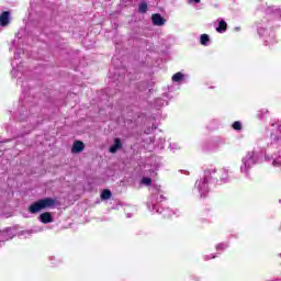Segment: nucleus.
Masks as SVG:
<instances>
[{"label": "nucleus", "instance_id": "obj_19", "mask_svg": "<svg viewBox=\"0 0 281 281\" xmlns=\"http://www.w3.org/2000/svg\"><path fill=\"white\" fill-rule=\"evenodd\" d=\"M254 157V153H251L250 158Z\"/></svg>", "mask_w": 281, "mask_h": 281}, {"label": "nucleus", "instance_id": "obj_20", "mask_svg": "<svg viewBox=\"0 0 281 281\" xmlns=\"http://www.w3.org/2000/svg\"><path fill=\"white\" fill-rule=\"evenodd\" d=\"M213 172H216V169H214Z\"/></svg>", "mask_w": 281, "mask_h": 281}, {"label": "nucleus", "instance_id": "obj_11", "mask_svg": "<svg viewBox=\"0 0 281 281\" xmlns=\"http://www.w3.org/2000/svg\"><path fill=\"white\" fill-rule=\"evenodd\" d=\"M171 80H172L173 82H181V80H183V75H182V72H176V74L172 76Z\"/></svg>", "mask_w": 281, "mask_h": 281}, {"label": "nucleus", "instance_id": "obj_10", "mask_svg": "<svg viewBox=\"0 0 281 281\" xmlns=\"http://www.w3.org/2000/svg\"><path fill=\"white\" fill-rule=\"evenodd\" d=\"M111 196H112V193H111V190H109V189H104L101 193V199L103 201H109V199H111Z\"/></svg>", "mask_w": 281, "mask_h": 281}, {"label": "nucleus", "instance_id": "obj_15", "mask_svg": "<svg viewBox=\"0 0 281 281\" xmlns=\"http://www.w3.org/2000/svg\"><path fill=\"white\" fill-rule=\"evenodd\" d=\"M205 177H210V171H205Z\"/></svg>", "mask_w": 281, "mask_h": 281}, {"label": "nucleus", "instance_id": "obj_18", "mask_svg": "<svg viewBox=\"0 0 281 281\" xmlns=\"http://www.w3.org/2000/svg\"><path fill=\"white\" fill-rule=\"evenodd\" d=\"M195 3H201V0H194Z\"/></svg>", "mask_w": 281, "mask_h": 281}, {"label": "nucleus", "instance_id": "obj_13", "mask_svg": "<svg viewBox=\"0 0 281 281\" xmlns=\"http://www.w3.org/2000/svg\"><path fill=\"white\" fill-rule=\"evenodd\" d=\"M233 128H234V131H243V124L240 123V121L234 122Z\"/></svg>", "mask_w": 281, "mask_h": 281}, {"label": "nucleus", "instance_id": "obj_2", "mask_svg": "<svg viewBox=\"0 0 281 281\" xmlns=\"http://www.w3.org/2000/svg\"><path fill=\"white\" fill-rule=\"evenodd\" d=\"M38 212H43V204L41 203V200H37V201L33 202L29 206V213L30 214H38Z\"/></svg>", "mask_w": 281, "mask_h": 281}, {"label": "nucleus", "instance_id": "obj_5", "mask_svg": "<svg viewBox=\"0 0 281 281\" xmlns=\"http://www.w3.org/2000/svg\"><path fill=\"white\" fill-rule=\"evenodd\" d=\"M82 150H85V143H82V140H75L71 153L78 155V153H82Z\"/></svg>", "mask_w": 281, "mask_h": 281}, {"label": "nucleus", "instance_id": "obj_8", "mask_svg": "<svg viewBox=\"0 0 281 281\" xmlns=\"http://www.w3.org/2000/svg\"><path fill=\"white\" fill-rule=\"evenodd\" d=\"M216 32H218V34L227 32V22H225V20L220 21L218 26L216 27Z\"/></svg>", "mask_w": 281, "mask_h": 281}, {"label": "nucleus", "instance_id": "obj_7", "mask_svg": "<svg viewBox=\"0 0 281 281\" xmlns=\"http://www.w3.org/2000/svg\"><path fill=\"white\" fill-rule=\"evenodd\" d=\"M122 148V139L121 138H115L114 139V145L110 147V153L115 154L117 150Z\"/></svg>", "mask_w": 281, "mask_h": 281}, {"label": "nucleus", "instance_id": "obj_1", "mask_svg": "<svg viewBox=\"0 0 281 281\" xmlns=\"http://www.w3.org/2000/svg\"><path fill=\"white\" fill-rule=\"evenodd\" d=\"M40 202L42 203L43 210H52V207L56 206V199L54 198L40 199Z\"/></svg>", "mask_w": 281, "mask_h": 281}, {"label": "nucleus", "instance_id": "obj_9", "mask_svg": "<svg viewBox=\"0 0 281 281\" xmlns=\"http://www.w3.org/2000/svg\"><path fill=\"white\" fill-rule=\"evenodd\" d=\"M138 12L140 14H146V12H148V3L140 2L139 5H138Z\"/></svg>", "mask_w": 281, "mask_h": 281}, {"label": "nucleus", "instance_id": "obj_12", "mask_svg": "<svg viewBox=\"0 0 281 281\" xmlns=\"http://www.w3.org/2000/svg\"><path fill=\"white\" fill-rule=\"evenodd\" d=\"M200 43L201 45H207V43H210V35L202 34L200 37Z\"/></svg>", "mask_w": 281, "mask_h": 281}, {"label": "nucleus", "instance_id": "obj_16", "mask_svg": "<svg viewBox=\"0 0 281 281\" xmlns=\"http://www.w3.org/2000/svg\"><path fill=\"white\" fill-rule=\"evenodd\" d=\"M203 184H204V186H206V184H207V180H206V178L204 179Z\"/></svg>", "mask_w": 281, "mask_h": 281}, {"label": "nucleus", "instance_id": "obj_3", "mask_svg": "<svg viewBox=\"0 0 281 281\" xmlns=\"http://www.w3.org/2000/svg\"><path fill=\"white\" fill-rule=\"evenodd\" d=\"M38 221H41V223L44 225H47L49 223H54V217L52 216L50 212H44L38 216Z\"/></svg>", "mask_w": 281, "mask_h": 281}, {"label": "nucleus", "instance_id": "obj_17", "mask_svg": "<svg viewBox=\"0 0 281 281\" xmlns=\"http://www.w3.org/2000/svg\"><path fill=\"white\" fill-rule=\"evenodd\" d=\"M217 249H224V248H223V245H218V246H217Z\"/></svg>", "mask_w": 281, "mask_h": 281}, {"label": "nucleus", "instance_id": "obj_4", "mask_svg": "<svg viewBox=\"0 0 281 281\" xmlns=\"http://www.w3.org/2000/svg\"><path fill=\"white\" fill-rule=\"evenodd\" d=\"M151 23L153 25L161 26V25H166V20L164 19V16H161V14L154 13L151 15Z\"/></svg>", "mask_w": 281, "mask_h": 281}, {"label": "nucleus", "instance_id": "obj_14", "mask_svg": "<svg viewBox=\"0 0 281 281\" xmlns=\"http://www.w3.org/2000/svg\"><path fill=\"white\" fill-rule=\"evenodd\" d=\"M140 183H143V186H151L153 179H150V178H142Z\"/></svg>", "mask_w": 281, "mask_h": 281}, {"label": "nucleus", "instance_id": "obj_6", "mask_svg": "<svg viewBox=\"0 0 281 281\" xmlns=\"http://www.w3.org/2000/svg\"><path fill=\"white\" fill-rule=\"evenodd\" d=\"M10 24V12L3 11L0 15V25L1 27H5V25Z\"/></svg>", "mask_w": 281, "mask_h": 281}]
</instances>
